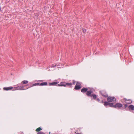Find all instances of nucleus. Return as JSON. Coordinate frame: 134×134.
<instances>
[{"label": "nucleus", "instance_id": "1", "mask_svg": "<svg viewBox=\"0 0 134 134\" xmlns=\"http://www.w3.org/2000/svg\"><path fill=\"white\" fill-rule=\"evenodd\" d=\"M93 88L91 89L89 91L87 92L86 94L88 97H90L92 99H95L97 97L96 95L95 94H91L93 93Z\"/></svg>", "mask_w": 134, "mask_h": 134}, {"label": "nucleus", "instance_id": "2", "mask_svg": "<svg viewBox=\"0 0 134 134\" xmlns=\"http://www.w3.org/2000/svg\"><path fill=\"white\" fill-rule=\"evenodd\" d=\"M107 100L108 102H113L114 103L116 102V99L114 97L109 96L107 98Z\"/></svg>", "mask_w": 134, "mask_h": 134}, {"label": "nucleus", "instance_id": "3", "mask_svg": "<svg viewBox=\"0 0 134 134\" xmlns=\"http://www.w3.org/2000/svg\"><path fill=\"white\" fill-rule=\"evenodd\" d=\"M99 92L102 96L105 97H107L108 96V95L107 94L106 92L105 91H101Z\"/></svg>", "mask_w": 134, "mask_h": 134}, {"label": "nucleus", "instance_id": "4", "mask_svg": "<svg viewBox=\"0 0 134 134\" xmlns=\"http://www.w3.org/2000/svg\"><path fill=\"white\" fill-rule=\"evenodd\" d=\"M122 104L119 103H117L114 105V108H119L122 107Z\"/></svg>", "mask_w": 134, "mask_h": 134}, {"label": "nucleus", "instance_id": "5", "mask_svg": "<svg viewBox=\"0 0 134 134\" xmlns=\"http://www.w3.org/2000/svg\"><path fill=\"white\" fill-rule=\"evenodd\" d=\"M89 90V88H87L85 87H83L81 90V92L82 93H85L86 92L87 93Z\"/></svg>", "mask_w": 134, "mask_h": 134}, {"label": "nucleus", "instance_id": "6", "mask_svg": "<svg viewBox=\"0 0 134 134\" xmlns=\"http://www.w3.org/2000/svg\"><path fill=\"white\" fill-rule=\"evenodd\" d=\"M123 100H124L125 103L126 104H131L132 102V100L131 99L127 100L126 98H124L123 99Z\"/></svg>", "mask_w": 134, "mask_h": 134}, {"label": "nucleus", "instance_id": "7", "mask_svg": "<svg viewBox=\"0 0 134 134\" xmlns=\"http://www.w3.org/2000/svg\"><path fill=\"white\" fill-rule=\"evenodd\" d=\"M66 82H61L59 84L57 85L58 86H64L65 87Z\"/></svg>", "mask_w": 134, "mask_h": 134}, {"label": "nucleus", "instance_id": "8", "mask_svg": "<svg viewBox=\"0 0 134 134\" xmlns=\"http://www.w3.org/2000/svg\"><path fill=\"white\" fill-rule=\"evenodd\" d=\"M13 89V87H4L3 88V89L4 90L8 91L11 90L12 89Z\"/></svg>", "mask_w": 134, "mask_h": 134}, {"label": "nucleus", "instance_id": "9", "mask_svg": "<svg viewBox=\"0 0 134 134\" xmlns=\"http://www.w3.org/2000/svg\"><path fill=\"white\" fill-rule=\"evenodd\" d=\"M59 82H53L51 83H49V86H51V85H55L57 86V84L59 83Z\"/></svg>", "mask_w": 134, "mask_h": 134}, {"label": "nucleus", "instance_id": "10", "mask_svg": "<svg viewBox=\"0 0 134 134\" xmlns=\"http://www.w3.org/2000/svg\"><path fill=\"white\" fill-rule=\"evenodd\" d=\"M129 109H131L132 110H134V106L132 105H130L128 107Z\"/></svg>", "mask_w": 134, "mask_h": 134}, {"label": "nucleus", "instance_id": "11", "mask_svg": "<svg viewBox=\"0 0 134 134\" xmlns=\"http://www.w3.org/2000/svg\"><path fill=\"white\" fill-rule=\"evenodd\" d=\"M81 88V86L76 85L75 86L74 89L76 90H78L80 89Z\"/></svg>", "mask_w": 134, "mask_h": 134}, {"label": "nucleus", "instance_id": "12", "mask_svg": "<svg viewBox=\"0 0 134 134\" xmlns=\"http://www.w3.org/2000/svg\"><path fill=\"white\" fill-rule=\"evenodd\" d=\"M47 82H42L40 83V86H46L47 85Z\"/></svg>", "mask_w": 134, "mask_h": 134}, {"label": "nucleus", "instance_id": "13", "mask_svg": "<svg viewBox=\"0 0 134 134\" xmlns=\"http://www.w3.org/2000/svg\"><path fill=\"white\" fill-rule=\"evenodd\" d=\"M109 103L108 102H104V105L106 107L109 105Z\"/></svg>", "mask_w": 134, "mask_h": 134}, {"label": "nucleus", "instance_id": "14", "mask_svg": "<svg viewBox=\"0 0 134 134\" xmlns=\"http://www.w3.org/2000/svg\"><path fill=\"white\" fill-rule=\"evenodd\" d=\"M42 130V129L41 127H40L38 128H37L36 130L35 131L36 132H40V131Z\"/></svg>", "mask_w": 134, "mask_h": 134}, {"label": "nucleus", "instance_id": "15", "mask_svg": "<svg viewBox=\"0 0 134 134\" xmlns=\"http://www.w3.org/2000/svg\"><path fill=\"white\" fill-rule=\"evenodd\" d=\"M28 82H28V81H27V80H24V81H23L21 82V83L23 84H27V83H28Z\"/></svg>", "mask_w": 134, "mask_h": 134}, {"label": "nucleus", "instance_id": "16", "mask_svg": "<svg viewBox=\"0 0 134 134\" xmlns=\"http://www.w3.org/2000/svg\"><path fill=\"white\" fill-rule=\"evenodd\" d=\"M19 90H26V89H25L24 88V86H19Z\"/></svg>", "mask_w": 134, "mask_h": 134}, {"label": "nucleus", "instance_id": "17", "mask_svg": "<svg viewBox=\"0 0 134 134\" xmlns=\"http://www.w3.org/2000/svg\"><path fill=\"white\" fill-rule=\"evenodd\" d=\"M18 85H17V86L14 87H13L14 89L13 90V91H14L16 90H19V86H18Z\"/></svg>", "mask_w": 134, "mask_h": 134}, {"label": "nucleus", "instance_id": "18", "mask_svg": "<svg viewBox=\"0 0 134 134\" xmlns=\"http://www.w3.org/2000/svg\"><path fill=\"white\" fill-rule=\"evenodd\" d=\"M114 105L113 103H109V107L114 108Z\"/></svg>", "mask_w": 134, "mask_h": 134}, {"label": "nucleus", "instance_id": "19", "mask_svg": "<svg viewBox=\"0 0 134 134\" xmlns=\"http://www.w3.org/2000/svg\"><path fill=\"white\" fill-rule=\"evenodd\" d=\"M72 85V83H66L65 87L66 86H71Z\"/></svg>", "mask_w": 134, "mask_h": 134}, {"label": "nucleus", "instance_id": "20", "mask_svg": "<svg viewBox=\"0 0 134 134\" xmlns=\"http://www.w3.org/2000/svg\"><path fill=\"white\" fill-rule=\"evenodd\" d=\"M40 86V83H36L32 85V86Z\"/></svg>", "mask_w": 134, "mask_h": 134}, {"label": "nucleus", "instance_id": "21", "mask_svg": "<svg viewBox=\"0 0 134 134\" xmlns=\"http://www.w3.org/2000/svg\"><path fill=\"white\" fill-rule=\"evenodd\" d=\"M76 85L79 86H81V84L80 82H77Z\"/></svg>", "mask_w": 134, "mask_h": 134}, {"label": "nucleus", "instance_id": "22", "mask_svg": "<svg viewBox=\"0 0 134 134\" xmlns=\"http://www.w3.org/2000/svg\"><path fill=\"white\" fill-rule=\"evenodd\" d=\"M37 134H46L44 133L41 132H37Z\"/></svg>", "mask_w": 134, "mask_h": 134}, {"label": "nucleus", "instance_id": "23", "mask_svg": "<svg viewBox=\"0 0 134 134\" xmlns=\"http://www.w3.org/2000/svg\"><path fill=\"white\" fill-rule=\"evenodd\" d=\"M124 106L125 108H126L128 106V105L127 104H124Z\"/></svg>", "mask_w": 134, "mask_h": 134}, {"label": "nucleus", "instance_id": "24", "mask_svg": "<svg viewBox=\"0 0 134 134\" xmlns=\"http://www.w3.org/2000/svg\"><path fill=\"white\" fill-rule=\"evenodd\" d=\"M43 81V80H38L37 81V82H42Z\"/></svg>", "mask_w": 134, "mask_h": 134}, {"label": "nucleus", "instance_id": "25", "mask_svg": "<svg viewBox=\"0 0 134 134\" xmlns=\"http://www.w3.org/2000/svg\"><path fill=\"white\" fill-rule=\"evenodd\" d=\"M75 81L74 80H73V81H72L73 84L74 85H75Z\"/></svg>", "mask_w": 134, "mask_h": 134}, {"label": "nucleus", "instance_id": "26", "mask_svg": "<svg viewBox=\"0 0 134 134\" xmlns=\"http://www.w3.org/2000/svg\"><path fill=\"white\" fill-rule=\"evenodd\" d=\"M96 100H97L98 102H99L100 100V99L98 98H97L96 99Z\"/></svg>", "mask_w": 134, "mask_h": 134}, {"label": "nucleus", "instance_id": "27", "mask_svg": "<svg viewBox=\"0 0 134 134\" xmlns=\"http://www.w3.org/2000/svg\"><path fill=\"white\" fill-rule=\"evenodd\" d=\"M56 66V65H53L52 66V67H55Z\"/></svg>", "mask_w": 134, "mask_h": 134}, {"label": "nucleus", "instance_id": "28", "mask_svg": "<svg viewBox=\"0 0 134 134\" xmlns=\"http://www.w3.org/2000/svg\"><path fill=\"white\" fill-rule=\"evenodd\" d=\"M86 31V30H83V32H85Z\"/></svg>", "mask_w": 134, "mask_h": 134}, {"label": "nucleus", "instance_id": "29", "mask_svg": "<svg viewBox=\"0 0 134 134\" xmlns=\"http://www.w3.org/2000/svg\"><path fill=\"white\" fill-rule=\"evenodd\" d=\"M104 102H103V100H102V101H101V103H104Z\"/></svg>", "mask_w": 134, "mask_h": 134}, {"label": "nucleus", "instance_id": "30", "mask_svg": "<svg viewBox=\"0 0 134 134\" xmlns=\"http://www.w3.org/2000/svg\"><path fill=\"white\" fill-rule=\"evenodd\" d=\"M76 134H82L81 133H77Z\"/></svg>", "mask_w": 134, "mask_h": 134}, {"label": "nucleus", "instance_id": "31", "mask_svg": "<svg viewBox=\"0 0 134 134\" xmlns=\"http://www.w3.org/2000/svg\"><path fill=\"white\" fill-rule=\"evenodd\" d=\"M31 87V86H30V87H28V88H27V89H28L29 88H30V87Z\"/></svg>", "mask_w": 134, "mask_h": 134}]
</instances>
